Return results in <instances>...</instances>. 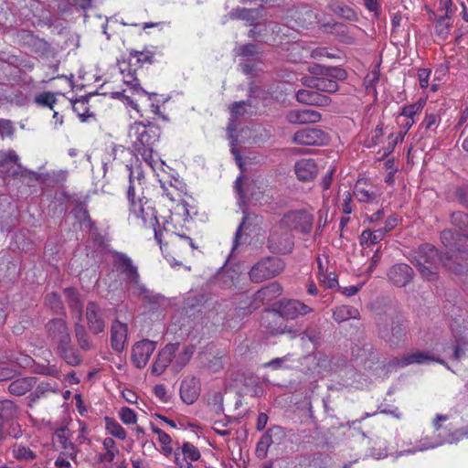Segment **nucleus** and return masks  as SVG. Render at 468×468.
Instances as JSON below:
<instances>
[{
  "instance_id": "16",
  "label": "nucleus",
  "mask_w": 468,
  "mask_h": 468,
  "mask_svg": "<svg viewBox=\"0 0 468 468\" xmlns=\"http://www.w3.org/2000/svg\"><path fill=\"white\" fill-rule=\"evenodd\" d=\"M441 239L442 244L450 250V251L445 253V256L457 255L458 259L456 260L453 256L452 258V263L456 265L457 263H461L464 265L465 262H468V251L461 252L459 249L456 248V240L457 235L451 229L443 230L441 234Z\"/></svg>"
},
{
  "instance_id": "19",
  "label": "nucleus",
  "mask_w": 468,
  "mask_h": 468,
  "mask_svg": "<svg viewBox=\"0 0 468 468\" xmlns=\"http://www.w3.org/2000/svg\"><path fill=\"white\" fill-rule=\"evenodd\" d=\"M179 348L178 344H168L166 345L157 355L152 366V372L154 375H161L165 372L167 367L172 363L177 350Z\"/></svg>"
},
{
  "instance_id": "44",
  "label": "nucleus",
  "mask_w": 468,
  "mask_h": 468,
  "mask_svg": "<svg viewBox=\"0 0 468 468\" xmlns=\"http://www.w3.org/2000/svg\"><path fill=\"white\" fill-rule=\"evenodd\" d=\"M257 11H258V9L237 7L229 13V17L231 19H239V20L247 21L250 23V26L251 27V24H255L256 17H255L254 14Z\"/></svg>"
},
{
  "instance_id": "20",
  "label": "nucleus",
  "mask_w": 468,
  "mask_h": 468,
  "mask_svg": "<svg viewBox=\"0 0 468 468\" xmlns=\"http://www.w3.org/2000/svg\"><path fill=\"white\" fill-rule=\"evenodd\" d=\"M296 100L300 103L318 107H326L332 102L330 97L312 90H299L296 93Z\"/></svg>"
},
{
  "instance_id": "6",
  "label": "nucleus",
  "mask_w": 468,
  "mask_h": 468,
  "mask_svg": "<svg viewBox=\"0 0 468 468\" xmlns=\"http://www.w3.org/2000/svg\"><path fill=\"white\" fill-rule=\"evenodd\" d=\"M267 246L273 253H290L294 247L293 236L292 232L284 229V227H281V223L278 222L271 230Z\"/></svg>"
},
{
  "instance_id": "41",
  "label": "nucleus",
  "mask_w": 468,
  "mask_h": 468,
  "mask_svg": "<svg viewBox=\"0 0 468 468\" xmlns=\"http://www.w3.org/2000/svg\"><path fill=\"white\" fill-rule=\"evenodd\" d=\"M333 317L337 323H341L349 319H358L359 312L353 306L341 305L334 310Z\"/></svg>"
},
{
  "instance_id": "28",
  "label": "nucleus",
  "mask_w": 468,
  "mask_h": 468,
  "mask_svg": "<svg viewBox=\"0 0 468 468\" xmlns=\"http://www.w3.org/2000/svg\"><path fill=\"white\" fill-rule=\"evenodd\" d=\"M12 364L19 367H29L32 363V358L25 354H16L13 351H1L0 350V364Z\"/></svg>"
},
{
  "instance_id": "14",
  "label": "nucleus",
  "mask_w": 468,
  "mask_h": 468,
  "mask_svg": "<svg viewBox=\"0 0 468 468\" xmlns=\"http://www.w3.org/2000/svg\"><path fill=\"white\" fill-rule=\"evenodd\" d=\"M155 347V342L148 339L137 342L132 350V360L135 367L138 368L145 367Z\"/></svg>"
},
{
  "instance_id": "23",
  "label": "nucleus",
  "mask_w": 468,
  "mask_h": 468,
  "mask_svg": "<svg viewBox=\"0 0 468 468\" xmlns=\"http://www.w3.org/2000/svg\"><path fill=\"white\" fill-rule=\"evenodd\" d=\"M432 361H436L441 364H445L441 359H435L432 356H431L428 352L425 351H415L412 353H409L404 355L400 358H398L395 362V365L400 367H408L410 365L414 364H428Z\"/></svg>"
},
{
  "instance_id": "64",
  "label": "nucleus",
  "mask_w": 468,
  "mask_h": 468,
  "mask_svg": "<svg viewBox=\"0 0 468 468\" xmlns=\"http://www.w3.org/2000/svg\"><path fill=\"white\" fill-rule=\"evenodd\" d=\"M431 69H420L418 71V77L420 81V86L422 89H426L429 85V78L431 75Z\"/></svg>"
},
{
  "instance_id": "55",
  "label": "nucleus",
  "mask_w": 468,
  "mask_h": 468,
  "mask_svg": "<svg viewBox=\"0 0 468 468\" xmlns=\"http://www.w3.org/2000/svg\"><path fill=\"white\" fill-rule=\"evenodd\" d=\"M19 160L18 155L13 150L3 151L0 150V167L5 168L10 163L17 164Z\"/></svg>"
},
{
  "instance_id": "56",
  "label": "nucleus",
  "mask_w": 468,
  "mask_h": 468,
  "mask_svg": "<svg viewBox=\"0 0 468 468\" xmlns=\"http://www.w3.org/2000/svg\"><path fill=\"white\" fill-rule=\"evenodd\" d=\"M45 303L57 314L63 311V305L60 297L55 292L48 294L46 296Z\"/></svg>"
},
{
  "instance_id": "1",
  "label": "nucleus",
  "mask_w": 468,
  "mask_h": 468,
  "mask_svg": "<svg viewBox=\"0 0 468 468\" xmlns=\"http://www.w3.org/2000/svg\"><path fill=\"white\" fill-rule=\"evenodd\" d=\"M127 198L129 202L130 218H133L138 225L145 228H153L154 239L160 245L162 252L171 265L178 264L174 254L180 257L189 249L193 250L197 248L190 237L174 232L169 234V242L164 243V231L158 229L159 222L156 217V211L150 200L145 197L136 195V186L133 174L131 175L130 184L127 189Z\"/></svg>"
},
{
  "instance_id": "47",
  "label": "nucleus",
  "mask_w": 468,
  "mask_h": 468,
  "mask_svg": "<svg viewBox=\"0 0 468 468\" xmlns=\"http://www.w3.org/2000/svg\"><path fill=\"white\" fill-rule=\"evenodd\" d=\"M452 223L459 229L461 235L468 239V215L456 211L452 214Z\"/></svg>"
},
{
  "instance_id": "32",
  "label": "nucleus",
  "mask_w": 468,
  "mask_h": 468,
  "mask_svg": "<svg viewBox=\"0 0 468 468\" xmlns=\"http://www.w3.org/2000/svg\"><path fill=\"white\" fill-rule=\"evenodd\" d=\"M23 39L31 47L35 53L45 56L50 52V45L44 39L33 35L31 32H25Z\"/></svg>"
},
{
  "instance_id": "31",
  "label": "nucleus",
  "mask_w": 468,
  "mask_h": 468,
  "mask_svg": "<svg viewBox=\"0 0 468 468\" xmlns=\"http://www.w3.org/2000/svg\"><path fill=\"white\" fill-rule=\"evenodd\" d=\"M354 195L358 201L365 203H371L378 197L375 187L367 185L366 182L363 181L356 182Z\"/></svg>"
},
{
  "instance_id": "25",
  "label": "nucleus",
  "mask_w": 468,
  "mask_h": 468,
  "mask_svg": "<svg viewBox=\"0 0 468 468\" xmlns=\"http://www.w3.org/2000/svg\"><path fill=\"white\" fill-rule=\"evenodd\" d=\"M200 392L199 381L194 378H186L180 386V397L182 400L190 405L198 398Z\"/></svg>"
},
{
  "instance_id": "3",
  "label": "nucleus",
  "mask_w": 468,
  "mask_h": 468,
  "mask_svg": "<svg viewBox=\"0 0 468 468\" xmlns=\"http://www.w3.org/2000/svg\"><path fill=\"white\" fill-rule=\"evenodd\" d=\"M128 135L134 154L140 155L145 164L154 168L155 161L153 147L159 141L160 128L151 122L144 124L142 122H135L130 126Z\"/></svg>"
},
{
  "instance_id": "61",
  "label": "nucleus",
  "mask_w": 468,
  "mask_h": 468,
  "mask_svg": "<svg viewBox=\"0 0 468 468\" xmlns=\"http://www.w3.org/2000/svg\"><path fill=\"white\" fill-rule=\"evenodd\" d=\"M123 82L129 86L131 90H137L140 86L139 80L135 77L134 72L130 70L127 74H123Z\"/></svg>"
},
{
  "instance_id": "36",
  "label": "nucleus",
  "mask_w": 468,
  "mask_h": 468,
  "mask_svg": "<svg viewBox=\"0 0 468 468\" xmlns=\"http://www.w3.org/2000/svg\"><path fill=\"white\" fill-rule=\"evenodd\" d=\"M9 450L12 456L19 462H33L37 459V453L21 443H14Z\"/></svg>"
},
{
  "instance_id": "45",
  "label": "nucleus",
  "mask_w": 468,
  "mask_h": 468,
  "mask_svg": "<svg viewBox=\"0 0 468 468\" xmlns=\"http://www.w3.org/2000/svg\"><path fill=\"white\" fill-rule=\"evenodd\" d=\"M104 420L105 429L108 433L120 440H124L126 438L127 433L118 421L110 417H105Z\"/></svg>"
},
{
  "instance_id": "24",
  "label": "nucleus",
  "mask_w": 468,
  "mask_h": 468,
  "mask_svg": "<svg viewBox=\"0 0 468 468\" xmlns=\"http://www.w3.org/2000/svg\"><path fill=\"white\" fill-rule=\"evenodd\" d=\"M294 172L300 181L309 182L316 177L318 167L313 159L303 158L295 163Z\"/></svg>"
},
{
  "instance_id": "48",
  "label": "nucleus",
  "mask_w": 468,
  "mask_h": 468,
  "mask_svg": "<svg viewBox=\"0 0 468 468\" xmlns=\"http://www.w3.org/2000/svg\"><path fill=\"white\" fill-rule=\"evenodd\" d=\"M152 430L154 433H156L158 435V441L161 444L162 452L166 456L170 455L173 452V448L171 446V442H172L171 437L167 433L163 431L161 429L155 427L153 424H152Z\"/></svg>"
},
{
  "instance_id": "63",
  "label": "nucleus",
  "mask_w": 468,
  "mask_h": 468,
  "mask_svg": "<svg viewBox=\"0 0 468 468\" xmlns=\"http://www.w3.org/2000/svg\"><path fill=\"white\" fill-rule=\"evenodd\" d=\"M17 371L13 367H0V382L12 379Z\"/></svg>"
},
{
  "instance_id": "40",
  "label": "nucleus",
  "mask_w": 468,
  "mask_h": 468,
  "mask_svg": "<svg viewBox=\"0 0 468 468\" xmlns=\"http://www.w3.org/2000/svg\"><path fill=\"white\" fill-rule=\"evenodd\" d=\"M282 293V286L274 282L259 290L255 296L257 300L271 302Z\"/></svg>"
},
{
  "instance_id": "38",
  "label": "nucleus",
  "mask_w": 468,
  "mask_h": 468,
  "mask_svg": "<svg viewBox=\"0 0 468 468\" xmlns=\"http://www.w3.org/2000/svg\"><path fill=\"white\" fill-rule=\"evenodd\" d=\"M309 71L312 74L320 76H329L338 80H345L346 77V72L344 69L336 67L329 68L321 65H314L309 68Z\"/></svg>"
},
{
  "instance_id": "37",
  "label": "nucleus",
  "mask_w": 468,
  "mask_h": 468,
  "mask_svg": "<svg viewBox=\"0 0 468 468\" xmlns=\"http://www.w3.org/2000/svg\"><path fill=\"white\" fill-rule=\"evenodd\" d=\"M65 298L70 309L76 313L78 321L81 320L83 304L80 301L79 292L73 288H66L64 290Z\"/></svg>"
},
{
  "instance_id": "50",
  "label": "nucleus",
  "mask_w": 468,
  "mask_h": 468,
  "mask_svg": "<svg viewBox=\"0 0 468 468\" xmlns=\"http://www.w3.org/2000/svg\"><path fill=\"white\" fill-rule=\"evenodd\" d=\"M301 341L305 343L307 341L311 342L314 348L320 345L321 333L316 328H306L304 331L298 335Z\"/></svg>"
},
{
  "instance_id": "62",
  "label": "nucleus",
  "mask_w": 468,
  "mask_h": 468,
  "mask_svg": "<svg viewBox=\"0 0 468 468\" xmlns=\"http://www.w3.org/2000/svg\"><path fill=\"white\" fill-rule=\"evenodd\" d=\"M420 104H410L404 106L401 112V115L408 119L413 120V116L420 110Z\"/></svg>"
},
{
  "instance_id": "60",
  "label": "nucleus",
  "mask_w": 468,
  "mask_h": 468,
  "mask_svg": "<svg viewBox=\"0 0 468 468\" xmlns=\"http://www.w3.org/2000/svg\"><path fill=\"white\" fill-rule=\"evenodd\" d=\"M15 132V128L13 123L9 120H0V135L4 136H12Z\"/></svg>"
},
{
  "instance_id": "43",
  "label": "nucleus",
  "mask_w": 468,
  "mask_h": 468,
  "mask_svg": "<svg viewBox=\"0 0 468 468\" xmlns=\"http://www.w3.org/2000/svg\"><path fill=\"white\" fill-rule=\"evenodd\" d=\"M385 238V231L382 229L375 230L366 229L361 233L360 244L363 245H375Z\"/></svg>"
},
{
  "instance_id": "35",
  "label": "nucleus",
  "mask_w": 468,
  "mask_h": 468,
  "mask_svg": "<svg viewBox=\"0 0 468 468\" xmlns=\"http://www.w3.org/2000/svg\"><path fill=\"white\" fill-rule=\"evenodd\" d=\"M317 266H318V279L320 282L324 283L328 288H333L337 285V280L333 276V273H327V263L328 261L324 257V259L320 256L317 257Z\"/></svg>"
},
{
  "instance_id": "18",
  "label": "nucleus",
  "mask_w": 468,
  "mask_h": 468,
  "mask_svg": "<svg viewBox=\"0 0 468 468\" xmlns=\"http://www.w3.org/2000/svg\"><path fill=\"white\" fill-rule=\"evenodd\" d=\"M285 119L289 123L302 125L316 123L321 121L322 115L314 110L299 109L289 111L285 115Z\"/></svg>"
},
{
  "instance_id": "27",
  "label": "nucleus",
  "mask_w": 468,
  "mask_h": 468,
  "mask_svg": "<svg viewBox=\"0 0 468 468\" xmlns=\"http://www.w3.org/2000/svg\"><path fill=\"white\" fill-rule=\"evenodd\" d=\"M290 16L295 21L297 27H306L313 24L315 16L313 10L307 5H302L291 10Z\"/></svg>"
},
{
  "instance_id": "4",
  "label": "nucleus",
  "mask_w": 468,
  "mask_h": 468,
  "mask_svg": "<svg viewBox=\"0 0 468 468\" xmlns=\"http://www.w3.org/2000/svg\"><path fill=\"white\" fill-rule=\"evenodd\" d=\"M284 261L277 257H266L255 263L249 271L252 282H262L279 275L284 270Z\"/></svg>"
},
{
  "instance_id": "52",
  "label": "nucleus",
  "mask_w": 468,
  "mask_h": 468,
  "mask_svg": "<svg viewBox=\"0 0 468 468\" xmlns=\"http://www.w3.org/2000/svg\"><path fill=\"white\" fill-rule=\"evenodd\" d=\"M34 101L38 106L48 107L52 110L54 104L57 102V99L53 92L47 91L36 95Z\"/></svg>"
},
{
  "instance_id": "34",
  "label": "nucleus",
  "mask_w": 468,
  "mask_h": 468,
  "mask_svg": "<svg viewBox=\"0 0 468 468\" xmlns=\"http://www.w3.org/2000/svg\"><path fill=\"white\" fill-rule=\"evenodd\" d=\"M328 7L334 14H335L336 16H340L343 19L348 21L358 20V16L356 10L345 5L344 3L334 1L329 4Z\"/></svg>"
},
{
  "instance_id": "57",
  "label": "nucleus",
  "mask_w": 468,
  "mask_h": 468,
  "mask_svg": "<svg viewBox=\"0 0 468 468\" xmlns=\"http://www.w3.org/2000/svg\"><path fill=\"white\" fill-rule=\"evenodd\" d=\"M248 105L249 103L245 101L233 103L230 108L231 121L234 122L237 118L243 116L247 112Z\"/></svg>"
},
{
  "instance_id": "53",
  "label": "nucleus",
  "mask_w": 468,
  "mask_h": 468,
  "mask_svg": "<svg viewBox=\"0 0 468 468\" xmlns=\"http://www.w3.org/2000/svg\"><path fill=\"white\" fill-rule=\"evenodd\" d=\"M451 26L452 24L450 21V17H448L447 16L440 17L439 19H437L435 25L436 35L441 37V38H446L449 34Z\"/></svg>"
},
{
  "instance_id": "21",
  "label": "nucleus",
  "mask_w": 468,
  "mask_h": 468,
  "mask_svg": "<svg viewBox=\"0 0 468 468\" xmlns=\"http://www.w3.org/2000/svg\"><path fill=\"white\" fill-rule=\"evenodd\" d=\"M128 327L126 324L116 320L111 326V346L116 352H122L126 346Z\"/></svg>"
},
{
  "instance_id": "54",
  "label": "nucleus",
  "mask_w": 468,
  "mask_h": 468,
  "mask_svg": "<svg viewBox=\"0 0 468 468\" xmlns=\"http://www.w3.org/2000/svg\"><path fill=\"white\" fill-rule=\"evenodd\" d=\"M118 415L120 420L126 425L134 424L137 421V416L135 412L128 407L121 408Z\"/></svg>"
},
{
  "instance_id": "17",
  "label": "nucleus",
  "mask_w": 468,
  "mask_h": 468,
  "mask_svg": "<svg viewBox=\"0 0 468 468\" xmlns=\"http://www.w3.org/2000/svg\"><path fill=\"white\" fill-rule=\"evenodd\" d=\"M200 458L198 449L190 442H185L181 448L175 451V463L178 468H191V462Z\"/></svg>"
},
{
  "instance_id": "12",
  "label": "nucleus",
  "mask_w": 468,
  "mask_h": 468,
  "mask_svg": "<svg viewBox=\"0 0 468 468\" xmlns=\"http://www.w3.org/2000/svg\"><path fill=\"white\" fill-rule=\"evenodd\" d=\"M292 140L302 145H323L327 144L329 137L320 129L307 128L296 132Z\"/></svg>"
},
{
  "instance_id": "59",
  "label": "nucleus",
  "mask_w": 468,
  "mask_h": 468,
  "mask_svg": "<svg viewBox=\"0 0 468 468\" xmlns=\"http://www.w3.org/2000/svg\"><path fill=\"white\" fill-rule=\"evenodd\" d=\"M131 56L133 58H136L137 62L141 64L148 63L152 64L154 63V53L151 51H132Z\"/></svg>"
},
{
  "instance_id": "2",
  "label": "nucleus",
  "mask_w": 468,
  "mask_h": 468,
  "mask_svg": "<svg viewBox=\"0 0 468 468\" xmlns=\"http://www.w3.org/2000/svg\"><path fill=\"white\" fill-rule=\"evenodd\" d=\"M452 256H440L438 250L431 244H423L414 253L411 262L416 266L420 275L428 281H435L438 278V263L440 261L450 271L456 274H463L468 271V262L464 265L452 263ZM458 259L457 255H454Z\"/></svg>"
},
{
  "instance_id": "39",
  "label": "nucleus",
  "mask_w": 468,
  "mask_h": 468,
  "mask_svg": "<svg viewBox=\"0 0 468 468\" xmlns=\"http://www.w3.org/2000/svg\"><path fill=\"white\" fill-rule=\"evenodd\" d=\"M102 445L105 452L98 455V461L100 463H112L120 452L116 447V442L112 438L107 437L103 440Z\"/></svg>"
},
{
  "instance_id": "7",
  "label": "nucleus",
  "mask_w": 468,
  "mask_h": 468,
  "mask_svg": "<svg viewBox=\"0 0 468 468\" xmlns=\"http://www.w3.org/2000/svg\"><path fill=\"white\" fill-rule=\"evenodd\" d=\"M113 261L117 270L124 274L125 279L133 284L138 294L146 292V288L140 282V275L137 267L133 264L131 258L124 253L115 252Z\"/></svg>"
},
{
  "instance_id": "9",
  "label": "nucleus",
  "mask_w": 468,
  "mask_h": 468,
  "mask_svg": "<svg viewBox=\"0 0 468 468\" xmlns=\"http://www.w3.org/2000/svg\"><path fill=\"white\" fill-rule=\"evenodd\" d=\"M378 335L390 345H398L406 336V330L402 323L392 317H386L383 323L378 324Z\"/></svg>"
},
{
  "instance_id": "13",
  "label": "nucleus",
  "mask_w": 468,
  "mask_h": 468,
  "mask_svg": "<svg viewBox=\"0 0 468 468\" xmlns=\"http://www.w3.org/2000/svg\"><path fill=\"white\" fill-rule=\"evenodd\" d=\"M85 317L90 332L94 335H99L104 331L105 320L103 317V312L98 303L94 302L88 303Z\"/></svg>"
},
{
  "instance_id": "58",
  "label": "nucleus",
  "mask_w": 468,
  "mask_h": 468,
  "mask_svg": "<svg viewBox=\"0 0 468 468\" xmlns=\"http://www.w3.org/2000/svg\"><path fill=\"white\" fill-rule=\"evenodd\" d=\"M230 420L227 418L214 421L212 429L220 436H228L230 434V431L227 429Z\"/></svg>"
},
{
  "instance_id": "51",
  "label": "nucleus",
  "mask_w": 468,
  "mask_h": 468,
  "mask_svg": "<svg viewBox=\"0 0 468 468\" xmlns=\"http://www.w3.org/2000/svg\"><path fill=\"white\" fill-rule=\"evenodd\" d=\"M235 52L237 56L243 58L254 57L261 53L259 46L254 43H247L240 45L235 49Z\"/></svg>"
},
{
  "instance_id": "49",
  "label": "nucleus",
  "mask_w": 468,
  "mask_h": 468,
  "mask_svg": "<svg viewBox=\"0 0 468 468\" xmlns=\"http://www.w3.org/2000/svg\"><path fill=\"white\" fill-rule=\"evenodd\" d=\"M335 78L329 76H320L317 83V90L335 93L338 90V84Z\"/></svg>"
},
{
  "instance_id": "11",
  "label": "nucleus",
  "mask_w": 468,
  "mask_h": 468,
  "mask_svg": "<svg viewBox=\"0 0 468 468\" xmlns=\"http://www.w3.org/2000/svg\"><path fill=\"white\" fill-rule=\"evenodd\" d=\"M271 32L270 37L263 42L269 45H274L278 42V35L282 31V26L274 22H262L251 24V28L248 32V37L252 39H257L266 36L267 32Z\"/></svg>"
},
{
  "instance_id": "26",
  "label": "nucleus",
  "mask_w": 468,
  "mask_h": 468,
  "mask_svg": "<svg viewBox=\"0 0 468 468\" xmlns=\"http://www.w3.org/2000/svg\"><path fill=\"white\" fill-rule=\"evenodd\" d=\"M312 312V308L297 300H290L282 303L279 309L281 315L286 319H294Z\"/></svg>"
},
{
  "instance_id": "22",
  "label": "nucleus",
  "mask_w": 468,
  "mask_h": 468,
  "mask_svg": "<svg viewBox=\"0 0 468 468\" xmlns=\"http://www.w3.org/2000/svg\"><path fill=\"white\" fill-rule=\"evenodd\" d=\"M283 436V431L281 427L275 426L270 428L258 441L255 453L258 458L264 459L267 456L269 447L274 442L275 439H280Z\"/></svg>"
},
{
  "instance_id": "15",
  "label": "nucleus",
  "mask_w": 468,
  "mask_h": 468,
  "mask_svg": "<svg viewBox=\"0 0 468 468\" xmlns=\"http://www.w3.org/2000/svg\"><path fill=\"white\" fill-rule=\"evenodd\" d=\"M388 280L398 287H405L414 276L413 269L406 263H397L389 268L387 273Z\"/></svg>"
},
{
  "instance_id": "29",
  "label": "nucleus",
  "mask_w": 468,
  "mask_h": 468,
  "mask_svg": "<svg viewBox=\"0 0 468 468\" xmlns=\"http://www.w3.org/2000/svg\"><path fill=\"white\" fill-rule=\"evenodd\" d=\"M60 357L69 366L76 367L81 363V356L79 351L72 346L71 340L66 345L57 347Z\"/></svg>"
},
{
  "instance_id": "30",
  "label": "nucleus",
  "mask_w": 468,
  "mask_h": 468,
  "mask_svg": "<svg viewBox=\"0 0 468 468\" xmlns=\"http://www.w3.org/2000/svg\"><path fill=\"white\" fill-rule=\"evenodd\" d=\"M36 378L26 377L13 380L8 386V391L14 396H23L36 385Z\"/></svg>"
},
{
  "instance_id": "42",
  "label": "nucleus",
  "mask_w": 468,
  "mask_h": 468,
  "mask_svg": "<svg viewBox=\"0 0 468 468\" xmlns=\"http://www.w3.org/2000/svg\"><path fill=\"white\" fill-rule=\"evenodd\" d=\"M74 329H75V336H76L79 346L83 350L91 349L92 344L90 340V336L87 333L85 326L80 324V321H77L75 323Z\"/></svg>"
},
{
  "instance_id": "10",
  "label": "nucleus",
  "mask_w": 468,
  "mask_h": 468,
  "mask_svg": "<svg viewBox=\"0 0 468 468\" xmlns=\"http://www.w3.org/2000/svg\"><path fill=\"white\" fill-rule=\"evenodd\" d=\"M46 330L48 337L57 345V347L66 345L71 340L68 324L62 318L48 321L46 324Z\"/></svg>"
},
{
  "instance_id": "46",
  "label": "nucleus",
  "mask_w": 468,
  "mask_h": 468,
  "mask_svg": "<svg viewBox=\"0 0 468 468\" xmlns=\"http://www.w3.org/2000/svg\"><path fill=\"white\" fill-rule=\"evenodd\" d=\"M194 354V346H185L183 351L178 354L176 357L174 364L172 365L173 369L177 372L181 370L190 360Z\"/></svg>"
},
{
  "instance_id": "5",
  "label": "nucleus",
  "mask_w": 468,
  "mask_h": 468,
  "mask_svg": "<svg viewBox=\"0 0 468 468\" xmlns=\"http://www.w3.org/2000/svg\"><path fill=\"white\" fill-rule=\"evenodd\" d=\"M281 227L291 231L309 234L314 225V215L305 209L290 210L279 221Z\"/></svg>"
},
{
  "instance_id": "33",
  "label": "nucleus",
  "mask_w": 468,
  "mask_h": 468,
  "mask_svg": "<svg viewBox=\"0 0 468 468\" xmlns=\"http://www.w3.org/2000/svg\"><path fill=\"white\" fill-rule=\"evenodd\" d=\"M18 413V407L11 399L0 400V426L13 420Z\"/></svg>"
},
{
  "instance_id": "8",
  "label": "nucleus",
  "mask_w": 468,
  "mask_h": 468,
  "mask_svg": "<svg viewBox=\"0 0 468 468\" xmlns=\"http://www.w3.org/2000/svg\"><path fill=\"white\" fill-rule=\"evenodd\" d=\"M261 182L255 179H244L239 176L235 181L234 188L239 197V204H244L246 199L255 203L263 199V191L261 190Z\"/></svg>"
}]
</instances>
